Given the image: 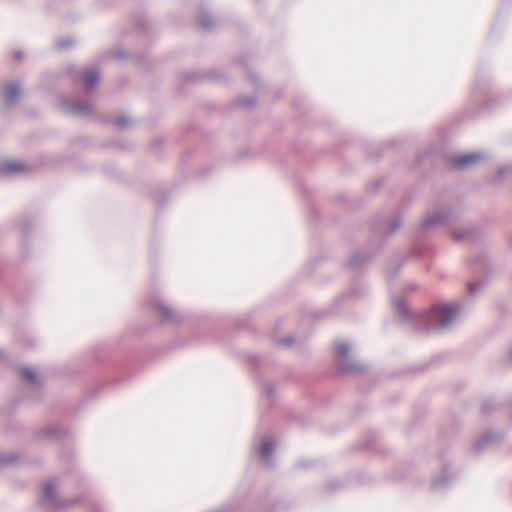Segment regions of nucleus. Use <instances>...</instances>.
<instances>
[{
    "label": "nucleus",
    "mask_w": 512,
    "mask_h": 512,
    "mask_svg": "<svg viewBox=\"0 0 512 512\" xmlns=\"http://www.w3.org/2000/svg\"><path fill=\"white\" fill-rule=\"evenodd\" d=\"M484 157V154L481 152H473L462 155H455L447 161L458 170L469 167L477 162H479Z\"/></svg>",
    "instance_id": "obj_9"
},
{
    "label": "nucleus",
    "mask_w": 512,
    "mask_h": 512,
    "mask_svg": "<svg viewBox=\"0 0 512 512\" xmlns=\"http://www.w3.org/2000/svg\"><path fill=\"white\" fill-rule=\"evenodd\" d=\"M114 55L117 59H125L127 57V52L123 49H118L114 52Z\"/></svg>",
    "instance_id": "obj_32"
},
{
    "label": "nucleus",
    "mask_w": 512,
    "mask_h": 512,
    "mask_svg": "<svg viewBox=\"0 0 512 512\" xmlns=\"http://www.w3.org/2000/svg\"><path fill=\"white\" fill-rule=\"evenodd\" d=\"M28 169L25 164L21 161H6L3 163L2 167H0L1 173H23Z\"/></svg>",
    "instance_id": "obj_15"
},
{
    "label": "nucleus",
    "mask_w": 512,
    "mask_h": 512,
    "mask_svg": "<svg viewBox=\"0 0 512 512\" xmlns=\"http://www.w3.org/2000/svg\"><path fill=\"white\" fill-rule=\"evenodd\" d=\"M296 339L292 336H287L278 340V344L284 347H290L294 344Z\"/></svg>",
    "instance_id": "obj_29"
},
{
    "label": "nucleus",
    "mask_w": 512,
    "mask_h": 512,
    "mask_svg": "<svg viewBox=\"0 0 512 512\" xmlns=\"http://www.w3.org/2000/svg\"><path fill=\"white\" fill-rule=\"evenodd\" d=\"M28 230H29V226L25 225V226H23V227H22V231H23L24 233H27V232H28Z\"/></svg>",
    "instance_id": "obj_41"
},
{
    "label": "nucleus",
    "mask_w": 512,
    "mask_h": 512,
    "mask_svg": "<svg viewBox=\"0 0 512 512\" xmlns=\"http://www.w3.org/2000/svg\"><path fill=\"white\" fill-rule=\"evenodd\" d=\"M18 372L21 375V377L27 381L31 385H37L38 384V378L36 372L27 367V366H21L18 368Z\"/></svg>",
    "instance_id": "obj_17"
},
{
    "label": "nucleus",
    "mask_w": 512,
    "mask_h": 512,
    "mask_svg": "<svg viewBox=\"0 0 512 512\" xmlns=\"http://www.w3.org/2000/svg\"><path fill=\"white\" fill-rule=\"evenodd\" d=\"M486 109H490V106H489L488 102L485 103V105L483 106V110H486Z\"/></svg>",
    "instance_id": "obj_42"
},
{
    "label": "nucleus",
    "mask_w": 512,
    "mask_h": 512,
    "mask_svg": "<svg viewBox=\"0 0 512 512\" xmlns=\"http://www.w3.org/2000/svg\"><path fill=\"white\" fill-rule=\"evenodd\" d=\"M115 121L117 126L123 129L129 125L130 117L127 114L122 113L116 117Z\"/></svg>",
    "instance_id": "obj_25"
},
{
    "label": "nucleus",
    "mask_w": 512,
    "mask_h": 512,
    "mask_svg": "<svg viewBox=\"0 0 512 512\" xmlns=\"http://www.w3.org/2000/svg\"><path fill=\"white\" fill-rule=\"evenodd\" d=\"M247 79L253 83L254 85H258L259 83V79L258 77L256 76V74L252 73V72H247Z\"/></svg>",
    "instance_id": "obj_31"
},
{
    "label": "nucleus",
    "mask_w": 512,
    "mask_h": 512,
    "mask_svg": "<svg viewBox=\"0 0 512 512\" xmlns=\"http://www.w3.org/2000/svg\"><path fill=\"white\" fill-rule=\"evenodd\" d=\"M512 171V165H505L499 167L497 171V178L501 180L507 173Z\"/></svg>",
    "instance_id": "obj_27"
},
{
    "label": "nucleus",
    "mask_w": 512,
    "mask_h": 512,
    "mask_svg": "<svg viewBox=\"0 0 512 512\" xmlns=\"http://www.w3.org/2000/svg\"><path fill=\"white\" fill-rule=\"evenodd\" d=\"M238 63L241 64V65H245L244 62L242 61V59H238Z\"/></svg>",
    "instance_id": "obj_44"
},
{
    "label": "nucleus",
    "mask_w": 512,
    "mask_h": 512,
    "mask_svg": "<svg viewBox=\"0 0 512 512\" xmlns=\"http://www.w3.org/2000/svg\"><path fill=\"white\" fill-rule=\"evenodd\" d=\"M481 260L482 259H481L480 256H473V257L469 258L468 262H469L470 265H473V264H475V263H477V262H479Z\"/></svg>",
    "instance_id": "obj_35"
},
{
    "label": "nucleus",
    "mask_w": 512,
    "mask_h": 512,
    "mask_svg": "<svg viewBox=\"0 0 512 512\" xmlns=\"http://www.w3.org/2000/svg\"><path fill=\"white\" fill-rule=\"evenodd\" d=\"M64 434L66 433L57 427H46L39 431L38 436L43 439H59Z\"/></svg>",
    "instance_id": "obj_16"
},
{
    "label": "nucleus",
    "mask_w": 512,
    "mask_h": 512,
    "mask_svg": "<svg viewBox=\"0 0 512 512\" xmlns=\"http://www.w3.org/2000/svg\"><path fill=\"white\" fill-rule=\"evenodd\" d=\"M41 504L48 506L51 509H64L69 503L62 500L54 487L52 481H49L44 486L43 496L40 500Z\"/></svg>",
    "instance_id": "obj_3"
},
{
    "label": "nucleus",
    "mask_w": 512,
    "mask_h": 512,
    "mask_svg": "<svg viewBox=\"0 0 512 512\" xmlns=\"http://www.w3.org/2000/svg\"><path fill=\"white\" fill-rule=\"evenodd\" d=\"M501 440V435L495 432H486L482 436H480L473 444L472 451L474 453H481L486 449V447L492 443L498 442Z\"/></svg>",
    "instance_id": "obj_12"
},
{
    "label": "nucleus",
    "mask_w": 512,
    "mask_h": 512,
    "mask_svg": "<svg viewBox=\"0 0 512 512\" xmlns=\"http://www.w3.org/2000/svg\"><path fill=\"white\" fill-rule=\"evenodd\" d=\"M496 408L495 402L492 399L483 400L481 410L484 414L491 413Z\"/></svg>",
    "instance_id": "obj_24"
},
{
    "label": "nucleus",
    "mask_w": 512,
    "mask_h": 512,
    "mask_svg": "<svg viewBox=\"0 0 512 512\" xmlns=\"http://www.w3.org/2000/svg\"><path fill=\"white\" fill-rule=\"evenodd\" d=\"M457 475L458 472L455 471L452 466L444 465L441 473L431 480V488L433 490H443L457 477Z\"/></svg>",
    "instance_id": "obj_8"
},
{
    "label": "nucleus",
    "mask_w": 512,
    "mask_h": 512,
    "mask_svg": "<svg viewBox=\"0 0 512 512\" xmlns=\"http://www.w3.org/2000/svg\"><path fill=\"white\" fill-rule=\"evenodd\" d=\"M452 217V213L450 210H443L434 212L431 216L422 220L419 225L420 231H428L431 229H435L440 225L444 224Z\"/></svg>",
    "instance_id": "obj_7"
},
{
    "label": "nucleus",
    "mask_w": 512,
    "mask_h": 512,
    "mask_svg": "<svg viewBox=\"0 0 512 512\" xmlns=\"http://www.w3.org/2000/svg\"><path fill=\"white\" fill-rule=\"evenodd\" d=\"M474 232H475V231H474L473 229L466 228V229H463V230H460V231H456V232L453 234V238H454V240H456V241H460V240H462V239L472 237V235L474 234Z\"/></svg>",
    "instance_id": "obj_23"
},
{
    "label": "nucleus",
    "mask_w": 512,
    "mask_h": 512,
    "mask_svg": "<svg viewBox=\"0 0 512 512\" xmlns=\"http://www.w3.org/2000/svg\"><path fill=\"white\" fill-rule=\"evenodd\" d=\"M185 78H186V80H189V81L193 80V77L191 75H188V74L185 76Z\"/></svg>",
    "instance_id": "obj_43"
},
{
    "label": "nucleus",
    "mask_w": 512,
    "mask_h": 512,
    "mask_svg": "<svg viewBox=\"0 0 512 512\" xmlns=\"http://www.w3.org/2000/svg\"><path fill=\"white\" fill-rule=\"evenodd\" d=\"M256 97L248 96V97H239L235 101V105L242 106L245 108H251L256 104Z\"/></svg>",
    "instance_id": "obj_20"
},
{
    "label": "nucleus",
    "mask_w": 512,
    "mask_h": 512,
    "mask_svg": "<svg viewBox=\"0 0 512 512\" xmlns=\"http://www.w3.org/2000/svg\"><path fill=\"white\" fill-rule=\"evenodd\" d=\"M210 512H230V509H229L228 506H223L220 509L213 510V511H210Z\"/></svg>",
    "instance_id": "obj_38"
},
{
    "label": "nucleus",
    "mask_w": 512,
    "mask_h": 512,
    "mask_svg": "<svg viewBox=\"0 0 512 512\" xmlns=\"http://www.w3.org/2000/svg\"><path fill=\"white\" fill-rule=\"evenodd\" d=\"M22 90L17 82L7 83L2 92V107L7 110L13 107L20 99Z\"/></svg>",
    "instance_id": "obj_6"
},
{
    "label": "nucleus",
    "mask_w": 512,
    "mask_h": 512,
    "mask_svg": "<svg viewBox=\"0 0 512 512\" xmlns=\"http://www.w3.org/2000/svg\"><path fill=\"white\" fill-rule=\"evenodd\" d=\"M80 77L87 91L93 90L100 80V74L96 69H83L80 73Z\"/></svg>",
    "instance_id": "obj_13"
},
{
    "label": "nucleus",
    "mask_w": 512,
    "mask_h": 512,
    "mask_svg": "<svg viewBox=\"0 0 512 512\" xmlns=\"http://www.w3.org/2000/svg\"><path fill=\"white\" fill-rule=\"evenodd\" d=\"M6 357V353L3 349H0V359L1 358H5Z\"/></svg>",
    "instance_id": "obj_40"
},
{
    "label": "nucleus",
    "mask_w": 512,
    "mask_h": 512,
    "mask_svg": "<svg viewBox=\"0 0 512 512\" xmlns=\"http://www.w3.org/2000/svg\"><path fill=\"white\" fill-rule=\"evenodd\" d=\"M211 76L219 81L222 79V76L220 74H217L216 72H213V74Z\"/></svg>",
    "instance_id": "obj_39"
},
{
    "label": "nucleus",
    "mask_w": 512,
    "mask_h": 512,
    "mask_svg": "<svg viewBox=\"0 0 512 512\" xmlns=\"http://www.w3.org/2000/svg\"><path fill=\"white\" fill-rule=\"evenodd\" d=\"M19 459L15 452H0V468L13 464Z\"/></svg>",
    "instance_id": "obj_18"
},
{
    "label": "nucleus",
    "mask_w": 512,
    "mask_h": 512,
    "mask_svg": "<svg viewBox=\"0 0 512 512\" xmlns=\"http://www.w3.org/2000/svg\"><path fill=\"white\" fill-rule=\"evenodd\" d=\"M274 449L275 444L269 440L262 441L259 448L255 449V453L259 460L264 464L265 467L269 469L275 466V461L273 458Z\"/></svg>",
    "instance_id": "obj_10"
},
{
    "label": "nucleus",
    "mask_w": 512,
    "mask_h": 512,
    "mask_svg": "<svg viewBox=\"0 0 512 512\" xmlns=\"http://www.w3.org/2000/svg\"><path fill=\"white\" fill-rule=\"evenodd\" d=\"M13 56H14V59H16V60H22L24 58L25 54L23 51L19 50V51H15Z\"/></svg>",
    "instance_id": "obj_34"
},
{
    "label": "nucleus",
    "mask_w": 512,
    "mask_h": 512,
    "mask_svg": "<svg viewBox=\"0 0 512 512\" xmlns=\"http://www.w3.org/2000/svg\"><path fill=\"white\" fill-rule=\"evenodd\" d=\"M484 284L481 282H472L467 285V291L470 295L474 294L476 291L480 290V288Z\"/></svg>",
    "instance_id": "obj_28"
},
{
    "label": "nucleus",
    "mask_w": 512,
    "mask_h": 512,
    "mask_svg": "<svg viewBox=\"0 0 512 512\" xmlns=\"http://www.w3.org/2000/svg\"><path fill=\"white\" fill-rule=\"evenodd\" d=\"M416 253L417 256H419L421 253L417 250L414 251Z\"/></svg>",
    "instance_id": "obj_47"
},
{
    "label": "nucleus",
    "mask_w": 512,
    "mask_h": 512,
    "mask_svg": "<svg viewBox=\"0 0 512 512\" xmlns=\"http://www.w3.org/2000/svg\"><path fill=\"white\" fill-rule=\"evenodd\" d=\"M337 354V365L341 373H359L366 370L367 366L358 364L349 354V345L341 342L335 346Z\"/></svg>",
    "instance_id": "obj_2"
},
{
    "label": "nucleus",
    "mask_w": 512,
    "mask_h": 512,
    "mask_svg": "<svg viewBox=\"0 0 512 512\" xmlns=\"http://www.w3.org/2000/svg\"><path fill=\"white\" fill-rule=\"evenodd\" d=\"M60 106L64 111L77 115L92 116L94 114L93 106L88 102H77L67 98H61Z\"/></svg>",
    "instance_id": "obj_5"
},
{
    "label": "nucleus",
    "mask_w": 512,
    "mask_h": 512,
    "mask_svg": "<svg viewBox=\"0 0 512 512\" xmlns=\"http://www.w3.org/2000/svg\"><path fill=\"white\" fill-rule=\"evenodd\" d=\"M94 512H100V508L99 507H94Z\"/></svg>",
    "instance_id": "obj_46"
},
{
    "label": "nucleus",
    "mask_w": 512,
    "mask_h": 512,
    "mask_svg": "<svg viewBox=\"0 0 512 512\" xmlns=\"http://www.w3.org/2000/svg\"><path fill=\"white\" fill-rule=\"evenodd\" d=\"M274 509H280V503H277L274 507Z\"/></svg>",
    "instance_id": "obj_45"
},
{
    "label": "nucleus",
    "mask_w": 512,
    "mask_h": 512,
    "mask_svg": "<svg viewBox=\"0 0 512 512\" xmlns=\"http://www.w3.org/2000/svg\"><path fill=\"white\" fill-rule=\"evenodd\" d=\"M383 225H384V222L383 221H379V222L373 224V227H374L376 232L384 233Z\"/></svg>",
    "instance_id": "obj_33"
},
{
    "label": "nucleus",
    "mask_w": 512,
    "mask_h": 512,
    "mask_svg": "<svg viewBox=\"0 0 512 512\" xmlns=\"http://www.w3.org/2000/svg\"><path fill=\"white\" fill-rule=\"evenodd\" d=\"M154 308L163 324H179L183 320L178 310L163 301L157 302Z\"/></svg>",
    "instance_id": "obj_4"
},
{
    "label": "nucleus",
    "mask_w": 512,
    "mask_h": 512,
    "mask_svg": "<svg viewBox=\"0 0 512 512\" xmlns=\"http://www.w3.org/2000/svg\"><path fill=\"white\" fill-rule=\"evenodd\" d=\"M328 486L331 490H335L339 486V482L336 480L330 481Z\"/></svg>",
    "instance_id": "obj_36"
},
{
    "label": "nucleus",
    "mask_w": 512,
    "mask_h": 512,
    "mask_svg": "<svg viewBox=\"0 0 512 512\" xmlns=\"http://www.w3.org/2000/svg\"><path fill=\"white\" fill-rule=\"evenodd\" d=\"M276 386L274 383L266 382L262 385V394L266 396L269 400L275 396Z\"/></svg>",
    "instance_id": "obj_21"
},
{
    "label": "nucleus",
    "mask_w": 512,
    "mask_h": 512,
    "mask_svg": "<svg viewBox=\"0 0 512 512\" xmlns=\"http://www.w3.org/2000/svg\"><path fill=\"white\" fill-rule=\"evenodd\" d=\"M402 265H403V261L398 263V265L396 267L389 266L387 268V276H388V278L389 279L394 278L397 275V273L400 270V268L402 267Z\"/></svg>",
    "instance_id": "obj_26"
},
{
    "label": "nucleus",
    "mask_w": 512,
    "mask_h": 512,
    "mask_svg": "<svg viewBox=\"0 0 512 512\" xmlns=\"http://www.w3.org/2000/svg\"><path fill=\"white\" fill-rule=\"evenodd\" d=\"M429 154H430V150H426V151H424L423 153L419 154V156H418V157H419V160H420V161H423V160H424V158H425L426 156H428Z\"/></svg>",
    "instance_id": "obj_37"
},
{
    "label": "nucleus",
    "mask_w": 512,
    "mask_h": 512,
    "mask_svg": "<svg viewBox=\"0 0 512 512\" xmlns=\"http://www.w3.org/2000/svg\"><path fill=\"white\" fill-rule=\"evenodd\" d=\"M486 79L480 77V76H477L476 78V81H475V85H474V89L475 90H481L484 88V86L486 85Z\"/></svg>",
    "instance_id": "obj_30"
},
{
    "label": "nucleus",
    "mask_w": 512,
    "mask_h": 512,
    "mask_svg": "<svg viewBox=\"0 0 512 512\" xmlns=\"http://www.w3.org/2000/svg\"><path fill=\"white\" fill-rule=\"evenodd\" d=\"M393 308L403 324L412 325L417 330L436 331L447 328L455 317L464 309L462 301L454 303L439 302L418 315L408 307L402 298H393Z\"/></svg>",
    "instance_id": "obj_1"
},
{
    "label": "nucleus",
    "mask_w": 512,
    "mask_h": 512,
    "mask_svg": "<svg viewBox=\"0 0 512 512\" xmlns=\"http://www.w3.org/2000/svg\"><path fill=\"white\" fill-rule=\"evenodd\" d=\"M198 26L204 31H212L218 26V19L206 10H201Z\"/></svg>",
    "instance_id": "obj_14"
},
{
    "label": "nucleus",
    "mask_w": 512,
    "mask_h": 512,
    "mask_svg": "<svg viewBox=\"0 0 512 512\" xmlns=\"http://www.w3.org/2000/svg\"><path fill=\"white\" fill-rule=\"evenodd\" d=\"M402 226V218L400 216L394 217L389 223H388V229L385 231L386 235H392L396 231H398Z\"/></svg>",
    "instance_id": "obj_19"
},
{
    "label": "nucleus",
    "mask_w": 512,
    "mask_h": 512,
    "mask_svg": "<svg viewBox=\"0 0 512 512\" xmlns=\"http://www.w3.org/2000/svg\"><path fill=\"white\" fill-rule=\"evenodd\" d=\"M75 44V40L72 37H63L57 41V47L60 50H66Z\"/></svg>",
    "instance_id": "obj_22"
},
{
    "label": "nucleus",
    "mask_w": 512,
    "mask_h": 512,
    "mask_svg": "<svg viewBox=\"0 0 512 512\" xmlns=\"http://www.w3.org/2000/svg\"><path fill=\"white\" fill-rule=\"evenodd\" d=\"M374 254H360L356 253L349 257L346 261V268L353 272H360L366 268L371 259L374 257Z\"/></svg>",
    "instance_id": "obj_11"
}]
</instances>
